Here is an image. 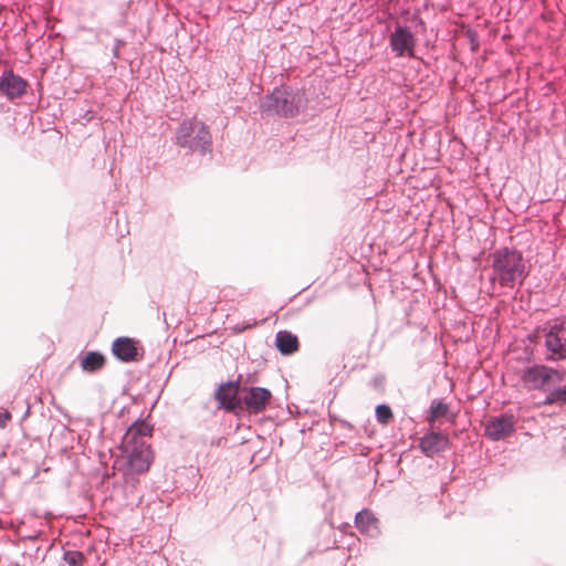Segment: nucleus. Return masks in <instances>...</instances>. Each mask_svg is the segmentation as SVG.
<instances>
[{
  "label": "nucleus",
  "instance_id": "obj_13",
  "mask_svg": "<svg viewBox=\"0 0 566 566\" xmlns=\"http://www.w3.org/2000/svg\"><path fill=\"white\" fill-rule=\"evenodd\" d=\"M275 346L282 355L289 356L298 350L300 342L297 336L291 332L280 331L275 336Z\"/></svg>",
  "mask_w": 566,
  "mask_h": 566
},
{
  "label": "nucleus",
  "instance_id": "obj_20",
  "mask_svg": "<svg viewBox=\"0 0 566 566\" xmlns=\"http://www.w3.org/2000/svg\"><path fill=\"white\" fill-rule=\"evenodd\" d=\"M83 559V555L78 552H67L65 560L70 566H77Z\"/></svg>",
  "mask_w": 566,
  "mask_h": 566
},
{
  "label": "nucleus",
  "instance_id": "obj_17",
  "mask_svg": "<svg viewBox=\"0 0 566 566\" xmlns=\"http://www.w3.org/2000/svg\"><path fill=\"white\" fill-rule=\"evenodd\" d=\"M448 411H449V407L447 403H444L442 401H433L430 407L428 421L432 426L438 419L444 417L448 413Z\"/></svg>",
  "mask_w": 566,
  "mask_h": 566
},
{
  "label": "nucleus",
  "instance_id": "obj_6",
  "mask_svg": "<svg viewBox=\"0 0 566 566\" xmlns=\"http://www.w3.org/2000/svg\"><path fill=\"white\" fill-rule=\"evenodd\" d=\"M390 45L398 56L412 55L415 46L413 34L407 28H397L390 35Z\"/></svg>",
  "mask_w": 566,
  "mask_h": 566
},
{
  "label": "nucleus",
  "instance_id": "obj_21",
  "mask_svg": "<svg viewBox=\"0 0 566 566\" xmlns=\"http://www.w3.org/2000/svg\"><path fill=\"white\" fill-rule=\"evenodd\" d=\"M10 419L11 413L9 411L0 412V427L4 428Z\"/></svg>",
  "mask_w": 566,
  "mask_h": 566
},
{
  "label": "nucleus",
  "instance_id": "obj_5",
  "mask_svg": "<svg viewBox=\"0 0 566 566\" xmlns=\"http://www.w3.org/2000/svg\"><path fill=\"white\" fill-rule=\"evenodd\" d=\"M450 446V439L447 433L431 430L426 433L419 442V448L427 457H433L447 450Z\"/></svg>",
  "mask_w": 566,
  "mask_h": 566
},
{
  "label": "nucleus",
  "instance_id": "obj_7",
  "mask_svg": "<svg viewBox=\"0 0 566 566\" xmlns=\"http://www.w3.org/2000/svg\"><path fill=\"white\" fill-rule=\"evenodd\" d=\"M514 428L513 416H499L491 418L485 427L486 434L493 440L504 439Z\"/></svg>",
  "mask_w": 566,
  "mask_h": 566
},
{
  "label": "nucleus",
  "instance_id": "obj_1",
  "mask_svg": "<svg viewBox=\"0 0 566 566\" xmlns=\"http://www.w3.org/2000/svg\"><path fill=\"white\" fill-rule=\"evenodd\" d=\"M153 428L145 421L135 422L123 438L120 449L132 472H147L153 462V451L145 438L151 436Z\"/></svg>",
  "mask_w": 566,
  "mask_h": 566
},
{
  "label": "nucleus",
  "instance_id": "obj_18",
  "mask_svg": "<svg viewBox=\"0 0 566 566\" xmlns=\"http://www.w3.org/2000/svg\"><path fill=\"white\" fill-rule=\"evenodd\" d=\"M376 418L379 423L387 426L392 420L394 415L387 405H379L376 408Z\"/></svg>",
  "mask_w": 566,
  "mask_h": 566
},
{
  "label": "nucleus",
  "instance_id": "obj_19",
  "mask_svg": "<svg viewBox=\"0 0 566 566\" xmlns=\"http://www.w3.org/2000/svg\"><path fill=\"white\" fill-rule=\"evenodd\" d=\"M566 402V387L558 388L551 392V395L546 398L545 403H552V402Z\"/></svg>",
  "mask_w": 566,
  "mask_h": 566
},
{
  "label": "nucleus",
  "instance_id": "obj_3",
  "mask_svg": "<svg viewBox=\"0 0 566 566\" xmlns=\"http://www.w3.org/2000/svg\"><path fill=\"white\" fill-rule=\"evenodd\" d=\"M177 142L181 147L205 151L211 145V135L202 122L192 118L182 122L177 133Z\"/></svg>",
  "mask_w": 566,
  "mask_h": 566
},
{
  "label": "nucleus",
  "instance_id": "obj_15",
  "mask_svg": "<svg viewBox=\"0 0 566 566\" xmlns=\"http://www.w3.org/2000/svg\"><path fill=\"white\" fill-rule=\"evenodd\" d=\"M104 364V356L97 352H90L81 359V367L88 373L101 369Z\"/></svg>",
  "mask_w": 566,
  "mask_h": 566
},
{
  "label": "nucleus",
  "instance_id": "obj_9",
  "mask_svg": "<svg viewBox=\"0 0 566 566\" xmlns=\"http://www.w3.org/2000/svg\"><path fill=\"white\" fill-rule=\"evenodd\" d=\"M272 395L270 390L261 387H253L249 389L243 401L250 411L258 413L265 409Z\"/></svg>",
  "mask_w": 566,
  "mask_h": 566
},
{
  "label": "nucleus",
  "instance_id": "obj_4",
  "mask_svg": "<svg viewBox=\"0 0 566 566\" xmlns=\"http://www.w3.org/2000/svg\"><path fill=\"white\" fill-rule=\"evenodd\" d=\"M270 99L271 106L277 114L283 116H295L298 113L301 97L285 90H275Z\"/></svg>",
  "mask_w": 566,
  "mask_h": 566
},
{
  "label": "nucleus",
  "instance_id": "obj_2",
  "mask_svg": "<svg viewBox=\"0 0 566 566\" xmlns=\"http://www.w3.org/2000/svg\"><path fill=\"white\" fill-rule=\"evenodd\" d=\"M522 276L523 264L518 253L503 250L493 254L492 281H499L501 285H514Z\"/></svg>",
  "mask_w": 566,
  "mask_h": 566
},
{
  "label": "nucleus",
  "instance_id": "obj_8",
  "mask_svg": "<svg viewBox=\"0 0 566 566\" xmlns=\"http://www.w3.org/2000/svg\"><path fill=\"white\" fill-rule=\"evenodd\" d=\"M25 86L27 83L12 72L0 77V93L10 99L20 97L24 93Z\"/></svg>",
  "mask_w": 566,
  "mask_h": 566
},
{
  "label": "nucleus",
  "instance_id": "obj_16",
  "mask_svg": "<svg viewBox=\"0 0 566 566\" xmlns=\"http://www.w3.org/2000/svg\"><path fill=\"white\" fill-rule=\"evenodd\" d=\"M356 526L361 532H370L373 527H376V520L374 515L368 511H361L356 515Z\"/></svg>",
  "mask_w": 566,
  "mask_h": 566
},
{
  "label": "nucleus",
  "instance_id": "obj_11",
  "mask_svg": "<svg viewBox=\"0 0 566 566\" xmlns=\"http://www.w3.org/2000/svg\"><path fill=\"white\" fill-rule=\"evenodd\" d=\"M565 331L557 325L553 326L551 331L546 334V347L554 355H557L559 358L566 357V339L564 337Z\"/></svg>",
  "mask_w": 566,
  "mask_h": 566
},
{
  "label": "nucleus",
  "instance_id": "obj_14",
  "mask_svg": "<svg viewBox=\"0 0 566 566\" xmlns=\"http://www.w3.org/2000/svg\"><path fill=\"white\" fill-rule=\"evenodd\" d=\"M560 380L562 376L557 370L545 366H533V385L549 386Z\"/></svg>",
  "mask_w": 566,
  "mask_h": 566
},
{
  "label": "nucleus",
  "instance_id": "obj_12",
  "mask_svg": "<svg viewBox=\"0 0 566 566\" xmlns=\"http://www.w3.org/2000/svg\"><path fill=\"white\" fill-rule=\"evenodd\" d=\"M239 386L235 382H227L221 385L216 392V398L220 405L227 410H234L239 405L237 399Z\"/></svg>",
  "mask_w": 566,
  "mask_h": 566
},
{
  "label": "nucleus",
  "instance_id": "obj_10",
  "mask_svg": "<svg viewBox=\"0 0 566 566\" xmlns=\"http://www.w3.org/2000/svg\"><path fill=\"white\" fill-rule=\"evenodd\" d=\"M133 338L120 337L113 343L112 350L114 355L123 361L137 360L138 348Z\"/></svg>",
  "mask_w": 566,
  "mask_h": 566
}]
</instances>
